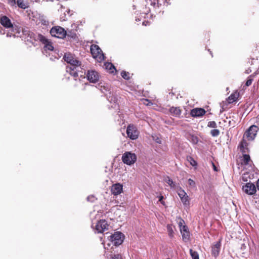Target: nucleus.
Masks as SVG:
<instances>
[{
  "instance_id": "f257e3e1",
  "label": "nucleus",
  "mask_w": 259,
  "mask_h": 259,
  "mask_svg": "<svg viewBox=\"0 0 259 259\" xmlns=\"http://www.w3.org/2000/svg\"><path fill=\"white\" fill-rule=\"evenodd\" d=\"M68 63L69 65L66 66V72L75 78V80H77L76 77L79 75L80 77L84 76L85 73L83 74V72L81 71V62L79 61L73 57Z\"/></svg>"
},
{
  "instance_id": "f03ea898",
  "label": "nucleus",
  "mask_w": 259,
  "mask_h": 259,
  "mask_svg": "<svg viewBox=\"0 0 259 259\" xmlns=\"http://www.w3.org/2000/svg\"><path fill=\"white\" fill-rule=\"evenodd\" d=\"M50 34L52 36L59 38H64L66 36L65 30L59 26L53 27L50 30Z\"/></svg>"
},
{
  "instance_id": "7ed1b4c3",
  "label": "nucleus",
  "mask_w": 259,
  "mask_h": 259,
  "mask_svg": "<svg viewBox=\"0 0 259 259\" xmlns=\"http://www.w3.org/2000/svg\"><path fill=\"white\" fill-rule=\"evenodd\" d=\"M122 160L124 164L131 165L136 162L137 156L135 153L131 152H125L122 155Z\"/></svg>"
},
{
  "instance_id": "20e7f679",
  "label": "nucleus",
  "mask_w": 259,
  "mask_h": 259,
  "mask_svg": "<svg viewBox=\"0 0 259 259\" xmlns=\"http://www.w3.org/2000/svg\"><path fill=\"white\" fill-rule=\"evenodd\" d=\"M109 237V241L115 246H118L121 244L124 239V235L119 232H115Z\"/></svg>"
},
{
  "instance_id": "39448f33",
  "label": "nucleus",
  "mask_w": 259,
  "mask_h": 259,
  "mask_svg": "<svg viewBox=\"0 0 259 259\" xmlns=\"http://www.w3.org/2000/svg\"><path fill=\"white\" fill-rule=\"evenodd\" d=\"M91 52L95 58L98 59L100 61L104 59V56L101 49L96 45H93L91 46Z\"/></svg>"
},
{
  "instance_id": "423d86ee",
  "label": "nucleus",
  "mask_w": 259,
  "mask_h": 259,
  "mask_svg": "<svg viewBox=\"0 0 259 259\" xmlns=\"http://www.w3.org/2000/svg\"><path fill=\"white\" fill-rule=\"evenodd\" d=\"M126 134L131 139L136 140L138 138L139 132L135 126L130 124L127 127Z\"/></svg>"
},
{
  "instance_id": "0eeeda50",
  "label": "nucleus",
  "mask_w": 259,
  "mask_h": 259,
  "mask_svg": "<svg viewBox=\"0 0 259 259\" xmlns=\"http://www.w3.org/2000/svg\"><path fill=\"white\" fill-rule=\"evenodd\" d=\"M258 127L256 125H251L244 135V138L246 137L248 140H253L256 135Z\"/></svg>"
},
{
  "instance_id": "6e6552de",
  "label": "nucleus",
  "mask_w": 259,
  "mask_h": 259,
  "mask_svg": "<svg viewBox=\"0 0 259 259\" xmlns=\"http://www.w3.org/2000/svg\"><path fill=\"white\" fill-rule=\"evenodd\" d=\"M109 228V225L105 220H101L98 222L95 226L96 230L98 233H103L107 230Z\"/></svg>"
},
{
  "instance_id": "1a4fd4ad",
  "label": "nucleus",
  "mask_w": 259,
  "mask_h": 259,
  "mask_svg": "<svg viewBox=\"0 0 259 259\" xmlns=\"http://www.w3.org/2000/svg\"><path fill=\"white\" fill-rule=\"evenodd\" d=\"M178 194L184 205L187 206L189 205L190 201L189 197L186 192L181 188H180L178 190Z\"/></svg>"
},
{
  "instance_id": "9d476101",
  "label": "nucleus",
  "mask_w": 259,
  "mask_h": 259,
  "mask_svg": "<svg viewBox=\"0 0 259 259\" xmlns=\"http://www.w3.org/2000/svg\"><path fill=\"white\" fill-rule=\"evenodd\" d=\"M88 80L92 83L97 82L99 79V73L95 70H89L87 74Z\"/></svg>"
},
{
  "instance_id": "9b49d317",
  "label": "nucleus",
  "mask_w": 259,
  "mask_h": 259,
  "mask_svg": "<svg viewBox=\"0 0 259 259\" xmlns=\"http://www.w3.org/2000/svg\"><path fill=\"white\" fill-rule=\"evenodd\" d=\"M242 190L247 194L252 195L255 193L256 188L252 183H247L243 186Z\"/></svg>"
},
{
  "instance_id": "f8f14e48",
  "label": "nucleus",
  "mask_w": 259,
  "mask_h": 259,
  "mask_svg": "<svg viewBox=\"0 0 259 259\" xmlns=\"http://www.w3.org/2000/svg\"><path fill=\"white\" fill-rule=\"evenodd\" d=\"M10 28L11 29V31L14 32V33L8 32L7 34V37H11L12 36L14 37L21 36L20 33L22 30V28L21 27L13 25V26L11 27Z\"/></svg>"
},
{
  "instance_id": "ddd939ff",
  "label": "nucleus",
  "mask_w": 259,
  "mask_h": 259,
  "mask_svg": "<svg viewBox=\"0 0 259 259\" xmlns=\"http://www.w3.org/2000/svg\"><path fill=\"white\" fill-rule=\"evenodd\" d=\"M71 28H67L66 31V36L71 38H75L76 37V31L78 26L77 24H73L71 26Z\"/></svg>"
},
{
  "instance_id": "4468645a",
  "label": "nucleus",
  "mask_w": 259,
  "mask_h": 259,
  "mask_svg": "<svg viewBox=\"0 0 259 259\" xmlns=\"http://www.w3.org/2000/svg\"><path fill=\"white\" fill-rule=\"evenodd\" d=\"M38 38L43 44H45V48L46 50L49 51H52L53 50L54 47H53L51 42L45 36L42 35H39Z\"/></svg>"
},
{
  "instance_id": "2eb2a0df",
  "label": "nucleus",
  "mask_w": 259,
  "mask_h": 259,
  "mask_svg": "<svg viewBox=\"0 0 259 259\" xmlns=\"http://www.w3.org/2000/svg\"><path fill=\"white\" fill-rule=\"evenodd\" d=\"M0 23L2 25L7 28H10L11 27L13 26L11 21L6 16H3L1 18Z\"/></svg>"
},
{
  "instance_id": "dca6fc26",
  "label": "nucleus",
  "mask_w": 259,
  "mask_h": 259,
  "mask_svg": "<svg viewBox=\"0 0 259 259\" xmlns=\"http://www.w3.org/2000/svg\"><path fill=\"white\" fill-rule=\"evenodd\" d=\"M122 191V185L117 183L112 185L111 188L112 193L114 195L120 194Z\"/></svg>"
},
{
  "instance_id": "f3484780",
  "label": "nucleus",
  "mask_w": 259,
  "mask_h": 259,
  "mask_svg": "<svg viewBox=\"0 0 259 259\" xmlns=\"http://www.w3.org/2000/svg\"><path fill=\"white\" fill-rule=\"evenodd\" d=\"M221 246V244L220 241L212 246L211 253L214 257H217L219 254Z\"/></svg>"
},
{
  "instance_id": "a211bd4d",
  "label": "nucleus",
  "mask_w": 259,
  "mask_h": 259,
  "mask_svg": "<svg viewBox=\"0 0 259 259\" xmlns=\"http://www.w3.org/2000/svg\"><path fill=\"white\" fill-rule=\"evenodd\" d=\"M205 113V111L202 108H195L191 110V115L194 117L201 116Z\"/></svg>"
},
{
  "instance_id": "6ab92c4d",
  "label": "nucleus",
  "mask_w": 259,
  "mask_h": 259,
  "mask_svg": "<svg viewBox=\"0 0 259 259\" xmlns=\"http://www.w3.org/2000/svg\"><path fill=\"white\" fill-rule=\"evenodd\" d=\"M170 113L176 117H180L181 114V110L179 107H172L170 108Z\"/></svg>"
},
{
  "instance_id": "aec40b11",
  "label": "nucleus",
  "mask_w": 259,
  "mask_h": 259,
  "mask_svg": "<svg viewBox=\"0 0 259 259\" xmlns=\"http://www.w3.org/2000/svg\"><path fill=\"white\" fill-rule=\"evenodd\" d=\"M242 163L244 165H248V164H250V163L252 162V161H251V159H250L249 155H248V154H243V157H242Z\"/></svg>"
},
{
  "instance_id": "412c9836",
  "label": "nucleus",
  "mask_w": 259,
  "mask_h": 259,
  "mask_svg": "<svg viewBox=\"0 0 259 259\" xmlns=\"http://www.w3.org/2000/svg\"><path fill=\"white\" fill-rule=\"evenodd\" d=\"M247 143L243 139L240 144V150L243 153H245L247 150Z\"/></svg>"
},
{
  "instance_id": "4be33fe9",
  "label": "nucleus",
  "mask_w": 259,
  "mask_h": 259,
  "mask_svg": "<svg viewBox=\"0 0 259 259\" xmlns=\"http://www.w3.org/2000/svg\"><path fill=\"white\" fill-rule=\"evenodd\" d=\"M165 182L169 185L171 188H175L176 187L175 183L173 181L168 177L165 178Z\"/></svg>"
},
{
  "instance_id": "5701e85b",
  "label": "nucleus",
  "mask_w": 259,
  "mask_h": 259,
  "mask_svg": "<svg viewBox=\"0 0 259 259\" xmlns=\"http://www.w3.org/2000/svg\"><path fill=\"white\" fill-rule=\"evenodd\" d=\"M105 67L107 69L110 71V72H113V70H115V68L113 65L110 63H107L105 64Z\"/></svg>"
},
{
  "instance_id": "b1692460",
  "label": "nucleus",
  "mask_w": 259,
  "mask_h": 259,
  "mask_svg": "<svg viewBox=\"0 0 259 259\" xmlns=\"http://www.w3.org/2000/svg\"><path fill=\"white\" fill-rule=\"evenodd\" d=\"M166 227L169 236L171 238L172 237L174 234L173 226L171 225H167Z\"/></svg>"
},
{
  "instance_id": "393cba45",
  "label": "nucleus",
  "mask_w": 259,
  "mask_h": 259,
  "mask_svg": "<svg viewBox=\"0 0 259 259\" xmlns=\"http://www.w3.org/2000/svg\"><path fill=\"white\" fill-rule=\"evenodd\" d=\"M188 139L193 144H196L198 142V138L194 135H190L188 138Z\"/></svg>"
},
{
  "instance_id": "a878e982",
  "label": "nucleus",
  "mask_w": 259,
  "mask_h": 259,
  "mask_svg": "<svg viewBox=\"0 0 259 259\" xmlns=\"http://www.w3.org/2000/svg\"><path fill=\"white\" fill-rule=\"evenodd\" d=\"M18 6L22 9H25L27 8L26 4L24 3L23 0H17L16 2Z\"/></svg>"
},
{
  "instance_id": "bb28decb",
  "label": "nucleus",
  "mask_w": 259,
  "mask_h": 259,
  "mask_svg": "<svg viewBox=\"0 0 259 259\" xmlns=\"http://www.w3.org/2000/svg\"><path fill=\"white\" fill-rule=\"evenodd\" d=\"M237 99V94H231L228 97V102L229 103H233V102L236 101Z\"/></svg>"
},
{
  "instance_id": "cd10ccee",
  "label": "nucleus",
  "mask_w": 259,
  "mask_h": 259,
  "mask_svg": "<svg viewBox=\"0 0 259 259\" xmlns=\"http://www.w3.org/2000/svg\"><path fill=\"white\" fill-rule=\"evenodd\" d=\"M74 57L71 54H65L63 57L64 60L68 63L72 60Z\"/></svg>"
},
{
  "instance_id": "c85d7f7f",
  "label": "nucleus",
  "mask_w": 259,
  "mask_h": 259,
  "mask_svg": "<svg viewBox=\"0 0 259 259\" xmlns=\"http://www.w3.org/2000/svg\"><path fill=\"white\" fill-rule=\"evenodd\" d=\"M190 252L192 259H199V255L196 251L190 249Z\"/></svg>"
},
{
  "instance_id": "c756f323",
  "label": "nucleus",
  "mask_w": 259,
  "mask_h": 259,
  "mask_svg": "<svg viewBox=\"0 0 259 259\" xmlns=\"http://www.w3.org/2000/svg\"><path fill=\"white\" fill-rule=\"evenodd\" d=\"M181 234L182 235L183 239L184 240L186 241L189 240V237H190L189 231L183 232V233H181Z\"/></svg>"
},
{
  "instance_id": "7c9ffc66",
  "label": "nucleus",
  "mask_w": 259,
  "mask_h": 259,
  "mask_svg": "<svg viewBox=\"0 0 259 259\" xmlns=\"http://www.w3.org/2000/svg\"><path fill=\"white\" fill-rule=\"evenodd\" d=\"M220 133V132L218 129H213L210 131V134L212 137H218Z\"/></svg>"
},
{
  "instance_id": "2f4dec72",
  "label": "nucleus",
  "mask_w": 259,
  "mask_h": 259,
  "mask_svg": "<svg viewBox=\"0 0 259 259\" xmlns=\"http://www.w3.org/2000/svg\"><path fill=\"white\" fill-rule=\"evenodd\" d=\"M121 75L125 79H129L130 78V73L126 71H122L121 72Z\"/></svg>"
},
{
  "instance_id": "473e14b6",
  "label": "nucleus",
  "mask_w": 259,
  "mask_h": 259,
  "mask_svg": "<svg viewBox=\"0 0 259 259\" xmlns=\"http://www.w3.org/2000/svg\"><path fill=\"white\" fill-rule=\"evenodd\" d=\"M21 32H22V33L25 35H28V36H29L30 37H32V36L33 35V33H31L29 30H25V29H23L22 28V30L21 31Z\"/></svg>"
},
{
  "instance_id": "72a5a7b5",
  "label": "nucleus",
  "mask_w": 259,
  "mask_h": 259,
  "mask_svg": "<svg viewBox=\"0 0 259 259\" xmlns=\"http://www.w3.org/2000/svg\"><path fill=\"white\" fill-rule=\"evenodd\" d=\"M207 126L211 128H216L217 127V123L214 121H209L208 123Z\"/></svg>"
},
{
  "instance_id": "f704fd0d",
  "label": "nucleus",
  "mask_w": 259,
  "mask_h": 259,
  "mask_svg": "<svg viewBox=\"0 0 259 259\" xmlns=\"http://www.w3.org/2000/svg\"><path fill=\"white\" fill-rule=\"evenodd\" d=\"M188 183L190 187L194 188L195 187V182L193 180L191 179H188Z\"/></svg>"
},
{
  "instance_id": "c9c22d12",
  "label": "nucleus",
  "mask_w": 259,
  "mask_h": 259,
  "mask_svg": "<svg viewBox=\"0 0 259 259\" xmlns=\"http://www.w3.org/2000/svg\"><path fill=\"white\" fill-rule=\"evenodd\" d=\"M187 230L188 228L186 226H183V227L180 228V231L181 233H183V232H188V231Z\"/></svg>"
},
{
  "instance_id": "e433bc0d",
  "label": "nucleus",
  "mask_w": 259,
  "mask_h": 259,
  "mask_svg": "<svg viewBox=\"0 0 259 259\" xmlns=\"http://www.w3.org/2000/svg\"><path fill=\"white\" fill-rule=\"evenodd\" d=\"M121 256L119 254L112 255V256H111V259H121Z\"/></svg>"
},
{
  "instance_id": "4c0bfd02",
  "label": "nucleus",
  "mask_w": 259,
  "mask_h": 259,
  "mask_svg": "<svg viewBox=\"0 0 259 259\" xmlns=\"http://www.w3.org/2000/svg\"><path fill=\"white\" fill-rule=\"evenodd\" d=\"M252 81H253L252 79L248 78L246 82L245 85L247 87L250 85L252 82Z\"/></svg>"
},
{
  "instance_id": "58836bf2",
  "label": "nucleus",
  "mask_w": 259,
  "mask_h": 259,
  "mask_svg": "<svg viewBox=\"0 0 259 259\" xmlns=\"http://www.w3.org/2000/svg\"><path fill=\"white\" fill-rule=\"evenodd\" d=\"M155 1L156 0H147V3L148 4L149 2H150L151 5L154 6L156 4Z\"/></svg>"
},
{
  "instance_id": "ea45409f",
  "label": "nucleus",
  "mask_w": 259,
  "mask_h": 259,
  "mask_svg": "<svg viewBox=\"0 0 259 259\" xmlns=\"http://www.w3.org/2000/svg\"><path fill=\"white\" fill-rule=\"evenodd\" d=\"M8 2L11 6H14L16 4L15 0H8Z\"/></svg>"
},
{
  "instance_id": "a19ab883",
  "label": "nucleus",
  "mask_w": 259,
  "mask_h": 259,
  "mask_svg": "<svg viewBox=\"0 0 259 259\" xmlns=\"http://www.w3.org/2000/svg\"><path fill=\"white\" fill-rule=\"evenodd\" d=\"M144 104H146L147 106L149 105L150 104H152V103L147 99L145 100Z\"/></svg>"
},
{
  "instance_id": "79ce46f5",
  "label": "nucleus",
  "mask_w": 259,
  "mask_h": 259,
  "mask_svg": "<svg viewBox=\"0 0 259 259\" xmlns=\"http://www.w3.org/2000/svg\"><path fill=\"white\" fill-rule=\"evenodd\" d=\"M184 222V221L183 220H181L179 222V225L180 228L183 227V224Z\"/></svg>"
},
{
  "instance_id": "37998d69",
  "label": "nucleus",
  "mask_w": 259,
  "mask_h": 259,
  "mask_svg": "<svg viewBox=\"0 0 259 259\" xmlns=\"http://www.w3.org/2000/svg\"><path fill=\"white\" fill-rule=\"evenodd\" d=\"M154 140L157 143L160 144L161 143V140L159 138H157Z\"/></svg>"
},
{
  "instance_id": "c03bdc74",
  "label": "nucleus",
  "mask_w": 259,
  "mask_h": 259,
  "mask_svg": "<svg viewBox=\"0 0 259 259\" xmlns=\"http://www.w3.org/2000/svg\"><path fill=\"white\" fill-rule=\"evenodd\" d=\"M191 164L192 165L195 166V165H196L197 163H196V162L194 160L192 159V161L191 162Z\"/></svg>"
},
{
  "instance_id": "a18cd8bd",
  "label": "nucleus",
  "mask_w": 259,
  "mask_h": 259,
  "mask_svg": "<svg viewBox=\"0 0 259 259\" xmlns=\"http://www.w3.org/2000/svg\"><path fill=\"white\" fill-rule=\"evenodd\" d=\"M148 22L147 21H145L143 22V25L146 26L148 24Z\"/></svg>"
},
{
  "instance_id": "49530a36",
  "label": "nucleus",
  "mask_w": 259,
  "mask_h": 259,
  "mask_svg": "<svg viewBox=\"0 0 259 259\" xmlns=\"http://www.w3.org/2000/svg\"><path fill=\"white\" fill-rule=\"evenodd\" d=\"M212 164H213V167L214 170L217 171L218 169L217 168V167L214 165V164L213 163H212Z\"/></svg>"
},
{
  "instance_id": "de8ad7c7",
  "label": "nucleus",
  "mask_w": 259,
  "mask_h": 259,
  "mask_svg": "<svg viewBox=\"0 0 259 259\" xmlns=\"http://www.w3.org/2000/svg\"><path fill=\"white\" fill-rule=\"evenodd\" d=\"M256 186H257V189L259 190V180L257 182Z\"/></svg>"
},
{
  "instance_id": "09e8293b",
  "label": "nucleus",
  "mask_w": 259,
  "mask_h": 259,
  "mask_svg": "<svg viewBox=\"0 0 259 259\" xmlns=\"http://www.w3.org/2000/svg\"><path fill=\"white\" fill-rule=\"evenodd\" d=\"M163 197L162 196H161L160 197L159 201H161V200H162V199H163Z\"/></svg>"
},
{
  "instance_id": "8fccbe9b",
  "label": "nucleus",
  "mask_w": 259,
  "mask_h": 259,
  "mask_svg": "<svg viewBox=\"0 0 259 259\" xmlns=\"http://www.w3.org/2000/svg\"><path fill=\"white\" fill-rule=\"evenodd\" d=\"M0 33L1 34H4V32H2V31H0Z\"/></svg>"
},
{
  "instance_id": "3c124183",
  "label": "nucleus",
  "mask_w": 259,
  "mask_h": 259,
  "mask_svg": "<svg viewBox=\"0 0 259 259\" xmlns=\"http://www.w3.org/2000/svg\"><path fill=\"white\" fill-rule=\"evenodd\" d=\"M89 199H90V197H88L87 198L88 200H89Z\"/></svg>"
},
{
  "instance_id": "603ef678",
  "label": "nucleus",
  "mask_w": 259,
  "mask_h": 259,
  "mask_svg": "<svg viewBox=\"0 0 259 259\" xmlns=\"http://www.w3.org/2000/svg\"><path fill=\"white\" fill-rule=\"evenodd\" d=\"M107 245H108V246H110V244L109 243H108Z\"/></svg>"
}]
</instances>
